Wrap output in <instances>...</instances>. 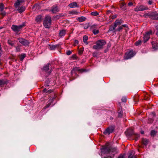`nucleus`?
I'll use <instances>...</instances> for the list:
<instances>
[{
	"label": "nucleus",
	"mask_w": 158,
	"mask_h": 158,
	"mask_svg": "<svg viewBox=\"0 0 158 158\" xmlns=\"http://www.w3.org/2000/svg\"><path fill=\"white\" fill-rule=\"evenodd\" d=\"M106 43V41L103 40H98L96 43V45L93 46V48L99 50L103 48V46Z\"/></svg>",
	"instance_id": "obj_1"
},
{
	"label": "nucleus",
	"mask_w": 158,
	"mask_h": 158,
	"mask_svg": "<svg viewBox=\"0 0 158 158\" xmlns=\"http://www.w3.org/2000/svg\"><path fill=\"white\" fill-rule=\"evenodd\" d=\"M51 17L48 15H46L43 21V24L45 28H49L51 25Z\"/></svg>",
	"instance_id": "obj_2"
},
{
	"label": "nucleus",
	"mask_w": 158,
	"mask_h": 158,
	"mask_svg": "<svg viewBox=\"0 0 158 158\" xmlns=\"http://www.w3.org/2000/svg\"><path fill=\"white\" fill-rule=\"evenodd\" d=\"M101 152L104 154L110 153V146L109 143H107L105 145L103 146L101 149Z\"/></svg>",
	"instance_id": "obj_3"
},
{
	"label": "nucleus",
	"mask_w": 158,
	"mask_h": 158,
	"mask_svg": "<svg viewBox=\"0 0 158 158\" xmlns=\"http://www.w3.org/2000/svg\"><path fill=\"white\" fill-rule=\"evenodd\" d=\"M126 135L127 136H130L132 135H134L135 138L134 139L135 141H137L139 137V135L138 134H135L133 132V130L131 129H128L127 131L125 132Z\"/></svg>",
	"instance_id": "obj_4"
},
{
	"label": "nucleus",
	"mask_w": 158,
	"mask_h": 158,
	"mask_svg": "<svg viewBox=\"0 0 158 158\" xmlns=\"http://www.w3.org/2000/svg\"><path fill=\"white\" fill-rule=\"evenodd\" d=\"M25 26V24L24 23L18 26L13 25L11 26V29L13 31L16 32L17 34H18L19 31H20Z\"/></svg>",
	"instance_id": "obj_5"
},
{
	"label": "nucleus",
	"mask_w": 158,
	"mask_h": 158,
	"mask_svg": "<svg viewBox=\"0 0 158 158\" xmlns=\"http://www.w3.org/2000/svg\"><path fill=\"white\" fill-rule=\"evenodd\" d=\"M135 54V51L133 50H131L128 52H127L124 56V58L125 60H127L132 57Z\"/></svg>",
	"instance_id": "obj_6"
},
{
	"label": "nucleus",
	"mask_w": 158,
	"mask_h": 158,
	"mask_svg": "<svg viewBox=\"0 0 158 158\" xmlns=\"http://www.w3.org/2000/svg\"><path fill=\"white\" fill-rule=\"evenodd\" d=\"M148 9V7L143 5L137 6L135 8L134 10L135 11H143Z\"/></svg>",
	"instance_id": "obj_7"
},
{
	"label": "nucleus",
	"mask_w": 158,
	"mask_h": 158,
	"mask_svg": "<svg viewBox=\"0 0 158 158\" xmlns=\"http://www.w3.org/2000/svg\"><path fill=\"white\" fill-rule=\"evenodd\" d=\"M114 128V127L113 126H109L104 131L103 133L105 135L108 134L109 135L110 133H112L113 132Z\"/></svg>",
	"instance_id": "obj_8"
},
{
	"label": "nucleus",
	"mask_w": 158,
	"mask_h": 158,
	"mask_svg": "<svg viewBox=\"0 0 158 158\" xmlns=\"http://www.w3.org/2000/svg\"><path fill=\"white\" fill-rule=\"evenodd\" d=\"M18 40L20 44L25 46L28 45L29 44V42L28 41L24 39L19 38H18Z\"/></svg>",
	"instance_id": "obj_9"
},
{
	"label": "nucleus",
	"mask_w": 158,
	"mask_h": 158,
	"mask_svg": "<svg viewBox=\"0 0 158 158\" xmlns=\"http://www.w3.org/2000/svg\"><path fill=\"white\" fill-rule=\"evenodd\" d=\"M152 33V31L151 30L147 32L144 35L143 37V42L145 43L147 42L150 38V35Z\"/></svg>",
	"instance_id": "obj_10"
},
{
	"label": "nucleus",
	"mask_w": 158,
	"mask_h": 158,
	"mask_svg": "<svg viewBox=\"0 0 158 158\" xmlns=\"http://www.w3.org/2000/svg\"><path fill=\"white\" fill-rule=\"evenodd\" d=\"M50 65H51L50 63H48L47 64L44 65L42 69V70L45 72H47L48 70H49L48 72L49 74L51 73L52 71V69L50 67Z\"/></svg>",
	"instance_id": "obj_11"
},
{
	"label": "nucleus",
	"mask_w": 158,
	"mask_h": 158,
	"mask_svg": "<svg viewBox=\"0 0 158 158\" xmlns=\"http://www.w3.org/2000/svg\"><path fill=\"white\" fill-rule=\"evenodd\" d=\"M76 71H78L80 73H82L84 72L85 71V69H80L78 67H75L73 68V69L71 71V74L73 75V73H76Z\"/></svg>",
	"instance_id": "obj_12"
},
{
	"label": "nucleus",
	"mask_w": 158,
	"mask_h": 158,
	"mask_svg": "<svg viewBox=\"0 0 158 158\" xmlns=\"http://www.w3.org/2000/svg\"><path fill=\"white\" fill-rule=\"evenodd\" d=\"M118 150L116 148H113L110 146V153L112 154L113 156L118 153Z\"/></svg>",
	"instance_id": "obj_13"
},
{
	"label": "nucleus",
	"mask_w": 158,
	"mask_h": 158,
	"mask_svg": "<svg viewBox=\"0 0 158 158\" xmlns=\"http://www.w3.org/2000/svg\"><path fill=\"white\" fill-rule=\"evenodd\" d=\"M150 19L153 20H158V13L156 12L151 13Z\"/></svg>",
	"instance_id": "obj_14"
},
{
	"label": "nucleus",
	"mask_w": 158,
	"mask_h": 158,
	"mask_svg": "<svg viewBox=\"0 0 158 158\" xmlns=\"http://www.w3.org/2000/svg\"><path fill=\"white\" fill-rule=\"evenodd\" d=\"M51 11L53 13L56 14L59 12L58 6H54L52 7Z\"/></svg>",
	"instance_id": "obj_15"
},
{
	"label": "nucleus",
	"mask_w": 158,
	"mask_h": 158,
	"mask_svg": "<svg viewBox=\"0 0 158 158\" xmlns=\"http://www.w3.org/2000/svg\"><path fill=\"white\" fill-rule=\"evenodd\" d=\"M123 23V21L122 19H117L116 20L115 22L114 23V24L117 27L118 26H119L121 25L122 23Z\"/></svg>",
	"instance_id": "obj_16"
},
{
	"label": "nucleus",
	"mask_w": 158,
	"mask_h": 158,
	"mask_svg": "<svg viewBox=\"0 0 158 158\" xmlns=\"http://www.w3.org/2000/svg\"><path fill=\"white\" fill-rule=\"evenodd\" d=\"M123 27L127 28L128 26L126 24L122 25V26H119L118 29L115 30L114 31V32H115L116 31L120 32L123 29Z\"/></svg>",
	"instance_id": "obj_17"
},
{
	"label": "nucleus",
	"mask_w": 158,
	"mask_h": 158,
	"mask_svg": "<svg viewBox=\"0 0 158 158\" xmlns=\"http://www.w3.org/2000/svg\"><path fill=\"white\" fill-rule=\"evenodd\" d=\"M135 154V152L133 150L131 151L129 153L128 158H136V156Z\"/></svg>",
	"instance_id": "obj_18"
},
{
	"label": "nucleus",
	"mask_w": 158,
	"mask_h": 158,
	"mask_svg": "<svg viewBox=\"0 0 158 158\" xmlns=\"http://www.w3.org/2000/svg\"><path fill=\"white\" fill-rule=\"evenodd\" d=\"M69 6L70 8H74L75 7H78L79 6L77 4L76 2H73L70 3L69 5Z\"/></svg>",
	"instance_id": "obj_19"
},
{
	"label": "nucleus",
	"mask_w": 158,
	"mask_h": 158,
	"mask_svg": "<svg viewBox=\"0 0 158 158\" xmlns=\"http://www.w3.org/2000/svg\"><path fill=\"white\" fill-rule=\"evenodd\" d=\"M26 8L25 6H22L21 7H18L17 9V10L21 14L24 11H25Z\"/></svg>",
	"instance_id": "obj_20"
},
{
	"label": "nucleus",
	"mask_w": 158,
	"mask_h": 158,
	"mask_svg": "<svg viewBox=\"0 0 158 158\" xmlns=\"http://www.w3.org/2000/svg\"><path fill=\"white\" fill-rule=\"evenodd\" d=\"M66 33V30L64 29L61 30L60 31L59 36L60 37H61L62 36H64L65 35Z\"/></svg>",
	"instance_id": "obj_21"
},
{
	"label": "nucleus",
	"mask_w": 158,
	"mask_h": 158,
	"mask_svg": "<svg viewBox=\"0 0 158 158\" xmlns=\"http://www.w3.org/2000/svg\"><path fill=\"white\" fill-rule=\"evenodd\" d=\"M24 0H17V1L14 4L15 6L17 8L20 4V3L24 2Z\"/></svg>",
	"instance_id": "obj_22"
},
{
	"label": "nucleus",
	"mask_w": 158,
	"mask_h": 158,
	"mask_svg": "<svg viewBox=\"0 0 158 158\" xmlns=\"http://www.w3.org/2000/svg\"><path fill=\"white\" fill-rule=\"evenodd\" d=\"M120 108H119L118 110V117L122 118L123 116V112L122 110L121 106H120Z\"/></svg>",
	"instance_id": "obj_23"
},
{
	"label": "nucleus",
	"mask_w": 158,
	"mask_h": 158,
	"mask_svg": "<svg viewBox=\"0 0 158 158\" xmlns=\"http://www.w3.org/2000/svg\"><path fill=\"white\" fill-rule=\"evenodd\" d=\"M151 43L153 49L156 50L158 48V44L157 43L153 41L151 42Z\"/></svg>",
	"instance_id": "obj_24"
},
{
	"label": "nucleus",
	"mask_w": 158,
	"mask_h": 158,
	"mask_svg": "<svg viewBox=\"0 0 158 158\" xmlns=\"http://www.w3.org/2000/svg\"><path fill=\"white\" fill-rule=\"evenodd\" d=\"M126 4L124 2H121L120 5V7L121 8V10L123 11L125 10L126 9V6H125Z\"/></svg>",
	"instance_id": "obj_25"
},
{
	"label": "nucleus",
	"mask_w": 158,
	"mask_h": 158,
	"mask_svg": "<svg viewBox=\"0 0 158 158\" xmlns=\"http://www.w3.org/2000/svg\"><path fill=\"white\" fill-rule=\"evenodd\" d=\"M116 26H115V24H114V25H111L109 27V28L108 30V31H115V28Z\"/></svg>",
	"instance_id": "obj_26"
},
{
	"label": "nucleus",
	"mask_w": 158,
	"mask_h": 158,
	"mask_svg": "<svg viewBox=\"0 0 158 158\" xmlns=\"http://www.w3.org/2000/svg\"><path fill=\"white\" fill-rule=\"evenodd\" d=\"M42 19V17L40 15H39L37 16L35 18V21L36 22H40Z\"/></svg>",
	"instance_id": "obj_27"
},
{
	"label": "nucleus",
	"mask_w": 158,
	"mask_h": 158,
	"mask_svg": "<svg viewBox=\"0 0 158 158\" xmlns=\"http://www.w3.org/2000/svg\"><path fill=\"white\" fill-rule=\"evenodd\" d=\"M148 140L145 138H143L142 139V143L145 146L147 145L148 144Z\"/></svg>",
	"instance_id": "obj_28"
},
{
	"label": "nucleus",
	"mask_w": 158,
	"mask_h": 158,
	"mask_svg": "<svg viewBox=\"0 0 158 158\" xmlns=\"http://www.w3.org/2000/svg\"><path fill=\"white\" fill-rule=\"evenodd\" d=\"M86 19V18L83 16H81L78 18V20L79 22H82L85 21Z\"/></svg>",
	"instance_id": "obj_29"
},
{
	"label": "nucleus",
	"mask_w": 158,
	"mask_h": 158,
	"mask_svg": "<svg viewBox=\"0 0 158 158\" xmlns=\"http://www.w3.org/2000/svg\"><path fill=\"white\" fill-rule=\"evenodd\" d=\"M88 36L87 35H85L83 37V40L84 43L86 44H88V43L87 42L88 40Z\"/></svg>",
	"instance_id": "obj_30"
},
{
	"label": "nucleus",
	"mask_w": 158,
	"mask_h": 158,
	"mask_svg": "<svg viewBox=\"0 0 158 158\" xmlns=\"http://www.w3.org/2000/svg\"><path fill=\"white\" fill-rule=\"evenodd\" d=\"M6 83V81H5L3 79H0V87L4 85Z\"/></svg>",
	"instance_id": "obj_31"
},
{
	"label": "nucleus",
	"mask_w": 158,
	"mask_h": 158,
	"mask_svg": "<svg viewBox=\"0 0 158 158\" xmlns=\"http://www.w3.org/2000/svg\"><path fill=\"white\" fill-rule=\"evenodd\" d=\"M92 32L95 35L98 34L99 32V28L93 30V31H92Z\"/></svg>",
	"instance_id": "obj_32"
},
{
	"label": "nucleus",
	"mask_w": 158,
	"mask_h": 158,
	"mask_svg": "<svg viewBox=\"0 0 158 158\" xmlns=\"http://www.w3.org/2000/svg\"><path fill=\"white\" fill-rule=\"evenodd\" d=\"M98 28V27L97 25H93L90 27V29L92 31Z\"/></svg>",
	"instance_id": "obj_33"
},
{
	"label": "nucleus",
	"mask_w": 158,
	"mask_h": 158,
	"mask_svg": "<svg viewBox=\"0 0 158 158\" xmlns=\"http://www.w3.org/2000/svg\"><path fill=\"white\" fill-rule=\"evenodd\" d=\"M50 48L51 50H54L57 47H58V45H50Z\"/></svg>",
	"instance_id": "obj_34"
},
{
	"label": "nucleus",
	"mask_w": 158,
	"mask_h": 158,
	"mask_svg": "<svg viewBox=\"0 0 158 158\" xmlns=\"http://www.w3.org/2000/svg\"><path fill=\"white\" fill-rule=\"evenodd\" d=\"M142 40H139L135 43V45L136 46L140 45L142 43Z\"/></svg>",
	"instance_id": "obj_35"
},
{
	"label": "nucleus",
	"mask_w": 158,
	"mask_h": 158,
	"mask_svg": "<svg viewBox=\"0 0 158 158\" xmlns=\"http://www.w3.org/2000/svg\"><path fill=\"white\" fill-rule=\"evenodd\" d=\"M26 55L25 54H21L19 57L20 60L21 61H23L24 58L26 57Z\"/></svg>",
	"instance_id": "obj_36"
},
{
	"label": "nucleus",
	"mask_w": 158,
	"mask_h": 158,
	"mask_svg": "<svg viewBox=\"0 0 158 158\" xmlns=\"http://www.w3.org/2000/svg\"><path fill=\"white\" fill-rule=\"evenodd\" d=\"M13 41L10 40H8L7 41L8 44L12 46H14V44L13 43Z\"/></svg>",
	"instance_id": "obj_37"
},
{
	"label": "nucleus",
	"mask_w": 158,
	"mask_h": 158,
	"mask_svg": "<svg viewBox=\"0 0 158 158\" xmlns=\"http://www.w3.org/2000/svg\"><path fill=\"white\" fill-rule=\"evenodd\" d=\"M84 48L82 47L79 49L78 51V54L80 55H81L84 51Z\"/></svg>",
	"instance_id": "obj_38"
},
{
	"label": "nucleus",
	"mask_w": 158,
	"mask_h": 158,
	"mask_svg": "<svg viewBox=\"0 0 158 158\" xmlns=\"http://www.w3.org/2000/svg\"><path fill=\"white\" fill-rule=\"evenodd\" d=\"M156 132L154 130L151 131V136L154 137L156 135Z\"/></svg>",
	"instance_id": "obj_39"
},
{
	"label": "nucleus",
	"mask_w": 158,
	"mask_h": 158,
	"mask_svg": "<svg viewBox=\"0 0 158 158\" xmlns=\"http://www.w3.org/2000/svg\"><path fill=\"white\" fill-rule=\"evenodd\" d=\"M90 15L92 16H95L98 15H99V14L98 13V12L95 11L91 13Z\"/></svg>",
	"instance_id": "obj_40"
},
{
	"label": "nucleus",
	"mask_w": 158,
	"mask_h": 158,
	"mask_svg": "<svg viewBox=\"0 0 158 158\" xmlns=\"http://www.w3.org/2000/svg\"><path fill=\"white\" fill-rule=\"evenodd\" d=\"M151 15V13H146L143 15V16L145 18H147L148 16L150 18Z\"/></svg>",
	"instance_id": "obj_41"
},
{
	"label": "nucleus",
	"mask_w": 158,
	"mask_h": 158,
	"mask_svg": "<svg viewBox=\"0 0 158 158\" xmlns=\"http://www.w3.org/2000/svg\"><path fill=\"white\" fill-rule=\"evenodd\" d=\"M50 82V81L49 79H47V80L46 81L45 83V85L47 86H49V84Z\"/></svg>",
	"instance_id": "obj_42"
},
{
	"label": "nucleus",
	"mask_w": 158,
	"mask_h": 158,
	"mask_svg": "<svg viewBox=\"0 0 158 158\" xmlns=\"http://www.w3.org/2000/svg\"><path fill=\"white\" fill-rule=\"evenodd\" d=\"M90 26V25L89 23L85 24L84 26V28L85 29H87Z\"/></svg>",
	"instance_id": "obj_43"
},
{
	"label": "nucleus",
	"mask_w": 158,
	"mask_h": 158,
	"mask_svg": "<svg viewBox=\"0 0 158 158\" xmlns=\"http://www.w3.org/2000/svg\"><path fill=\"white\" fill-rule=\"evenodd\" d=\"M4 6L3 3H0V10H3Z\"/></svg>",
	"instance_id": "obj_44"
},
{
	"label": "nucleus",
	"mask_w": 158,
	"mask_h": 158,
	"mask_svg": "<svg viewBox=\"0 0 158 158\" xmlns=\"http://www.w3.org/2000/svg\"><path fill=\"white\" fill-rule=\"evenodd\" d=\"M52 103V102L51 101L49 103H48L46 106H45L44 107V109H46L48 107L51 105V104Z\"/></svg>",
	"instance_id": "obj_45"
},
{
	"label": "nucleus",
	"mask_w": 158,
	"mask_h": 158,
	"mask_svg": "<svg viewBox=\"0 0 158 158\" xmlns=\"http://www.w3.org/2000/svg\"><path fill=\"white\" fill-rule=\"evenodd\" d=\"M154 121V120L152 118H149L148 119V123H152L153 121Z\"/></svg>",
	"instance_id": "obj_46"
},
{
	"label": "nucleus",
	"mask_w": 158,
	"mask_h": 158,
	"mask_svg": "<svg viewBox=\"0 0 158 158\" xmlns=\"http://www.w3.org/2000/svg\"><path fill=\"white\" fill-rule=\"evenodd\" d=\"M3 54V50L1 44H0V56H1Z\"/></svg>",
	"instance_id": "obj_47"
},
{
	"label": "nucleus",
	"mask_w": 158,
	"mask_h": 158,
	"mask_svg": "<svg viewBox=\"0 0 158 158\" xmlns=\"http://www.w3.org/2000/svg\"><path fill=\"white\" fill-rule=\"evenodd\" d=\"M121 100L123 102H127V98L126 97H123L121 99Z\"/></svg>",
	"instance_id": "obj_48"
},
{
	"label": "nucleus",
	"mask_w": 158,
	"mask_h": 158,
	"mask_svg": "<svg viewBox=\"0 0 158 158\" xmlns=\"http://www.w3.org/2000/svg\"><path fill=\"white\" fill-rule=\"evenodd\" d=\"M1 14L3 16H4L6 15V13L5 11H4L3 10H0Z\"/></svg>",
	"instance_id": "obj_49"
},
{
	"label": "nucleus",
	"mask_w": 158,
	"mask_h": 158,
	"mask_svg": "<svg viewBox=\"0 0 158 158\" xmlns=\"http://www.w3.org/2000/svg\"><path fill=\"white\" fill-rule=\"evenodd\" d=\"M125 156L124 154H120L118 156V158H124Z\"/></svg>",
	"instance_id": "obj_50"
},
{
	"label": "nucleus",
	"mask_w": 158,
	"mask_h": 158,
	"mask_svg": "<svg viewBox=\"0 0 158 158\" xmlns=\"http://www.w3.org/2000/svg\"><path fill=\"white\" fill-rule=\"evenodd\" d=\"M71 53L72 52L70 50L67 51L66 52V54L68 56L70 55L71 54Z\"/></svg>",
	"instance_id": "obj_51"
},
{
	"label": "nucleus",
	"mask_w": 158,
	"mask_h": 158,
	"mask_svg": "<svg viewBox=\"0 0 158 158\" xmlns=\"http://www.w3.org/2000/svg\"><path fill=\"white\" fill-rule=\"evenodd\" d=\"M156 35L158 37V25L156 27Z\"/></svg>",
	"instance_id": "obj_52"
},
{
	"label": "nucleus",
	"mask_w": 158,
	"mask_h": 158,
	"mask_svg": "<svg viewBox=\"0 0 158 158\" xmlns=\"http://www.w3.org/2000/svg\"><path fill=\"white\" fill-rule=\"evenodd\" d=\"M72 57L74 59H77V56L76 54H73L72 55Z\"/></svg>",
	"instance_id": "obj_53"
},
{
	"label": "nucleus",
	"mask_w": 158,
	"mask_h": 158,
	"mask_svg": "<svg viewBox=\"0 0 158 158\" xmlns=\"http://www.w3.org/2000/svg\"><path fill=\"white\" fill-rule=\"evenodd\" d=\"M54 17L57 19H59L60 17V15H56Z\"/></svg>",
	"instance_id": "obj_54"
},
{
	"label": "nucleus",
	"mask_w": 158,
	"mask_h": 158,
	"mask_svg": "<svg viewBox=\"0 0 158 158\" xmlns=\"http://www.w3.org/2000/svg\"><path fill=\"white\" fill-rule=\"evenodd\" d=\"M16 52H19L20 51V48L19 47H16Z\"/></svg>",
	"instance_id": "obj_55"
},
{
	"label": "nucleus",
	"mask_w": 158,
	"mask_h": 158,
	"mask_svg": "<svg viewBox=\"0 0 158 158\" xmlns=\"http://www.w3.org/2000/svg\"><path fill=\"white\" fill-rule=\"evenodd\" d=\"M117 15H113L112 16L111 18L112 19H114L116 18L117 17Z\"/></svg>",
	"instance_id": "obj_56"
},
{
	"label": "nucleus",
	"mask_w": 158,
	"mask_h": 158,
	"mask_svg": "<svg viewBox=\"0 0 158 158\" xmlns=\"http://www.w3.org/2000/svg\"><path fill=\"white\" fill-rule=\"evenodd\" d=\"M93 56L94 57H97V53L95 52H94L93 53Z\"/></svg>",
	"instance_id": "obj_57"
},
{
	"label": "nucleus",
	"mask_w": 158,
	"mask_h": 158,
	"mask_svg": "<svg viewBox=\"0 0 158 158\" xmlns=\"http://www.w3.org/2000/svg\"><path fill=\"white\" fill-rule=\"evenodd\" d=\"M78 43V41L77 40H75L74 41V44L75 45H76Z\"/></svg>",
	"instance_id": "obj_58"
},
{
	"label": "nucleus",
	"mask_w": 158,
	"mask_h": 158,
	"mask_svg": "<svg viewBox=\"0 0 158 158\" xmlns=\"http://www.w3.org/2000/svg\"><path fill=\"white\" fill-rule=\"evenodd\" d=\"M152 3H153V1L152 0H149L148 1V4L149 5H151L152 4Z\"/></svg>",
	"instance_id": "obj_59"
},
{
	"label": "nucleus",
	"mask_w": 158,
	"mask_h": 158,
	"mask_svg": "<svg viewBox=\"0 0 158 158\" xmlns=\"http://www.w3.org/2000/svg\"><path fill=\"white\" fill-rule=\"evenodd\" d=\"M133 3L132 2H129L128 3V5L129 6H131L133 5Z\"/></svg>",
	"instance_id": "obj_60"
},
{
	"label": "nucleus",
	"mask_w": 158,
	"mask_h": 158,
	"mask_svg": "<svg viewBox=\"0 0 158 158\" xmlns=\"http://www.w3.org/2000/svg\"><path fill=\"white\" fill-rule=\"evenodd\" d=\"M47 91H48L47 90V89H46V88L44 89L43 90V92L44 93H47Z\"/></svg>",
	"instance_id": "obj_61"
},
{
	"label": "nucleus",
	"mask_w": 158,
	"mask_h": 158,
	"mask_svg": "<svg viewBox=\"0 0 158 158\" xmlns=\"http://www.w3.org/2000/svg\"><path fill=\"white\" fill-rule=\"evenodd\" d=\"M53 90H51V89H50L48 90L47 91V93H48V94H50V93L51 92H53Z\"/></svg>",
	"instance_id": "obj_62"
},
{
	"label": "nucleus",
	"mask_w": 158,
	"mask_h": 158,
	"mask_svg": "<svg viewBox=\"0 0 158 158\" xmlns=\"http://www.w3.org/2000/svg\"><path fill=\"white\" fill-rule=\"evenodd\" d=\"M114 157V156H108L107 157H104V158H112Z\"/></svg>",
	"instance_id": "obj_63"
},
{
	"label": "nucleus",
	"mask_w": 158,
	"mask_h": 158,
	"mask_svg": "<svg viewBox=\"0 0 158 158\" xmlns=\"http://www.w3.org/2000/svg\"><path fill=\"white\" fill-rule=\"evenodd\" d=\"M55 97H53V98H52V99H51V101L52 102V103L53 102L54 100L55 99Z\"/></svg>",
	"instance_id": "obj_64"
}]
</instances>
